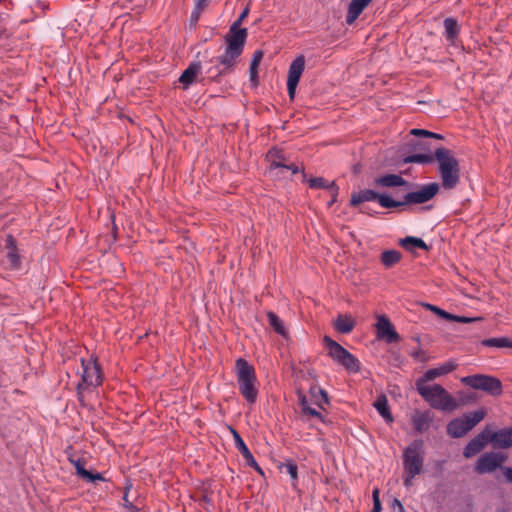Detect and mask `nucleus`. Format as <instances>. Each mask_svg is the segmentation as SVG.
I'll return each instance as SVG.
<instances>
[{"label":"nucleus","mask_w":512,"mask_h":512,"mask_svg":"<svg viewBox=\"0 0 512 512\" xmlns=\"http://www.w3.org/2000/svg\"><path fill=\"white\" fill-rule=\"evenodd\" d=\"M202 70V65L200 62H192L189 66L183 71L179 78V82L183 84V88L187 89L191 84H193L197 76Z\"/></svg>","instance_id":"obj_21"},{"label":"nucleus","mask_w":512,"mask_h":512,"mask_svg":"<svg viewBox=\"0 0 512 512\" xmlns=\"http://www.w3.org/2000/svg\"><path fill=\"white\" fill-rule=\"evenodd\" d=\"M324 342L329 350V356L341 365L349 351L328 336L324 337Z\"/></svg>","instance_id":"obj_22"},{"label":"nucleus","mask_w":512,"mask_h":512,"mask_svg":"<svg viewBox=\"0 0 512 512\" xmlns=\"http://www.w3.org/2000/svg\"><path fill=\"white\" fill-rule=\"evenodd\" d=\"M82 382L86 386L98 387L102 384L103 374L96 359L81 358Z\"/></svg>","instance_id":"obj_12"},{"label":"nucleus","mask_w":512,"mask_h":512,"mask_svg":"<svg viewBox=\"0 0 512 512\" xmlns=\"http://www.w3.org/2000/svg\"><path fill=\"white\" fill-rule=\"evenodd\" d=\"M486 416L484 409H479L462 417L451 420L447 425V433L452 438H461L480 423Z\"/></svg>","instance_id":"obj_5"},{"label":"nucleus","mask_w":512,"mask_h":512,"mask_svg":"<svg viewBox=\"0 0 512 512\" xmlns=\"http://www.w3.org/2000/svg\"><path fill=\"white\" fill-rule=\"evenodd\" d=\"M239 392L244 399L253 404L258 396V381L254 367L243 358L236 360L235 364Z\"/></svg>","instance_id":"obj_2"},{"label":"nucleus","mask_w":512,"mask_h":512,"mask_svg":"<svg viewBox=\"0 0 512 512\" xmlns=\"http://www.w3.org/2000/svg\"><path fill=\"white\" fill-rule=\"evenodd\" d=\"M445 38L451 43L455 44V40L460 32L458 22L454 18H446L444 20Z\"/></svg>","instance_id":"obj_28"},{"label":"nucleus","mask_w":512,"mask_h":512,"mask_svg":"<svg viewBox=\"0 0 512 512\" xmlns=\"http://www.w3.org/2000/svg\"><path fill=\"white\" fill-rule=\"evenodd\" d=\"M305 68V57L297 56L289 66L287 76V91L290 99L295 97L296 88Z\"/></svg>","instance_id":"obj_13"},{"label":"nucleus","mask_w":512,"mask_h":512,"mask_svg":"<svg viewBox=\"0 0 512 512\" xmlns=\"http://www.w3.org/2000/svg\"><path fill=\"white\" fill-rule=\"evenodd\" d=\"M411 134L415 136H425L428 137V135H432V132L424 129H412Z\"/></svg>","instance_id":"obj_46"},{"label":"nucleus","mask_w":512,"mask_h":512,"mask_svg":"<svg viewBox=\"0 0 512 512\" xmlns=\"http://www.w3.org/2000/svg\"><path fill=\"white\" fill-rule=\"evenodd\" d=\"M477 318H468L464 316H456L452 314V318H449V321H455L459 323H471L473 321H476Z\"/></svg>","instance_id":"obj_43"},{"label":"nucleus","mask_w":512,"mask_h":512,"mask_svg":"<svg viewBox=\"0 0 512 512\" xmlns=\"http://www.w3.org/2000/svg\"><path fill=\"white\" fill-rule=\"evenodd\" d=\"M208 1L209 0H196L195 8L200 11H203L207 7Z\"/></svg>","instance_id":"obj_47"},{"label":"nucleus","mask_w":512,"mask_h":512,"mask_svg":"<svg viewBox=\"0 0 512 512\" xmlns=\"http://www.w3.org/2000/svg\"><path fill=\"white\" fill-rule=\"evenodd\" d=\"M82 387H83V384H82V383H79V384H78V386H77L78 394H80V393H81Z\"/></svg>","instance_id":"obj_55"},{"label":"nucleus","mask_w":512,"mask_h":512,"mask_svg":"<svg viewBox=\"0 0 512 512\" xmlns=\"http://www.w3.org/2000/svg\"><path fill=\"white\" fill-rule=\"evenodd\" d=\"M360 212L369 214L368 209L366 207H361Z\"/></svg>","instance_id":"obj_54"},{"label":"nucleus","mask_w":512,"mask_h":512,"mask_svg":"<svg viewBox=\"0 0 512 512\" xmlns=\"http://www.w3.org/2000/svg\"><path fill=\"white\" fill-rule=\"evenodd\" d=\"M376 329L378 338L385 339L388 343L399 340L398 333L385 315H381L377 318Z\"/></svg>","instance_id":"obj_15"},{"label":"nucleus","mask_w":512,"mask_h":512,"mask_svg":"<svg viewBox=\"0 0 512 512\" xmlns=\"http://www.w3.org/2000/svg\"><path fill=\"white\" fill-rule=\"evenodd\" d=\"M428 137L436 138V139H443L442 135L437 134V133H433V132H432V135H428Z\"/></svg>","instance_id":"obj_52"},{"label":"nucleus","mask_w":512,"mask_h":512,"mask_svg":"<svg viewBox=\"0 0 512 512\" xmlns=\"http://www.w3.org/2000/svg\"><path fill=\"white\" fill-rule=\"evenodd\" d=\"M244 20H240V17L232 23L229 31L224 37L225 44L228 46L229 53L234 54L235 52L243 53L244 46L247 40L248 32L246 28H241V24Z\"/></svg>","instance_id":"obj_9"},{"label":"nucleus","mask_w":512,"mask_h":512,"mask_svg":"<svg viewBox=\"0 0 512 512\" xmlns=\"http://www.w3.org/2000/svg\"><path fill=\"white\" fill-rule=\"evenodd\" d=\"M263 51L262 50H256L253 53L252 60L249 67V74H250V81L254 84H258V67L260 62L263 59Z\"/></svg>","instance_id":"obj_32"},{"label":"nucleus","mask_w":512,"mask_h":512,"mask_svg":"<svg viewBox=\"0 0 512 512\" xmlns=\"http://www.w3.org/2000/svg\"><path fill=\"white\" fill-rule=\"evenodd\" d=\"M417 392L430 406L437 410L454 411L459 407L457 400L439 384L416 383Z\"/></svg>","instance_id":"obj_3"},{"label":"nucleus","mask_w":512,"mask_h":512,"mask_svg":"<svg viewBox=\"0 0 512 512\" xmlns=\"http://www.w3.org/2000/svg\"><path fill=\"white\" fill-rule=\"evenodd\" d=\"M427 310L435 313L436 315L440 316L441 318L445 319V320H449V318H452V314L446 312L445 310H442L441 308L435 306V305H432V304H429V303H425L423 305Z\"/></svg>","instance_id":"obj_40"},{"label":"nucleus","mask_w":512,"mask_h":512,"mask_svg":"<svg viewBox=\"0 0 512 512\" xmlns=\"http://www.w3.org/2000/svg\"><path fill=\"white\" fill-rule=\"evenodd\" d=\"M457 366L458 365L455 361L449 360L436 368L427 370L424 373V375L416 381V383L426 384L427 382H430L437 377L444 376V375L451 373L452 371H454L457 368Z\"/></svg>","instance_id":"obj_17"},{"label":"nucleus","mask_w":512,"mask_h":512,"mask_svg":"<svg viewBox=\"0 0 512 512\" xmlns=\"http://www.w3.org/2000/svg\"><path fill=\"white\" fill-rule=\"evenodd\" d=\"M128 493H129V488L127 487L126 488V491L123 495V501H124V506L129 510V512H136L138 509L135 505H133V503L129 500L128 498Z\"/></svg>","instance_id":"obj_42"},{"label":"nucleus","mask_w":512,"mask_h":512,"mask_svg":"<svg viewBox=\"0 0 512 512\" xmlns=\"http://www.w3.org/2000/svg\"><path fill=\"white\" fill-rule=\"evenodd\" d=\"M421 354H423V352H422V351H417V352L413 353V354H412V356H413L414 358H420V355H421Z\"/></svg>","instance_id":"obj_53"},{"label":"nucleus","mask_w":512,"mask_h":512,"mask_svg":"<svg viewBox=\"0 0 512 512\" xmlns=\"http://www.w3.org/2000/svg\"><path fill=\"white\" fill-rule=\"evenodd\" d=\"M377 201L381 207L391 209L399 207L397 200L392 199L387 194H380L371 189H364L354 192L351 195L350 205L357 207L364 202Z\"/></svg>","instance_id":"obj_8"},{"label":"nucleus","mask_w":512,"mask_h":512,"mask_svg":"<svg viewBox=\"0 0 512 512\" xmlns=\"http://www.w3.org/2000/svg\"><path fill=\"white\" fill-rule=\"evenodd\" d=\"M372 498H373V509L371 512H381L382 510V504L380 501V491L378 488H375L372 492Z\"/></svg>","instance_id":"obj_41"},{"label":"nucleus","mask_w":512,"mask_h":512,"mask_svg":"<svg viewBox=\"0 0 512 512\" xmlns=\"http://www.w3.org/2000/svg\"><path fill=\"white\" fill-rule=\"evenodd\" d=\"M439 188V184L435 182L422 185L418 190L406 193L403 201H398L399 207L426 203L437 195Z\"/></svg>","instance_id":"obj_10"},{"label":"nucleus","mask_w":512,"mask_h":512,"mask_svg":"<svg viewBox=\"0 0 512 512\" xmlns=\"http://www.w3.org/2000/svg\"><path fill=\"white\" fill-rule=\"evenodd\" d=\"M461 382L476 390H482L490 395L497 396L502 393L501 381L493 376L475 374L463 377Z\"/></svg>","instance_id":"obj_7"},{"label":"nucleus","mask_w":512,"mask_h":512,"mask_svg":"<svg viewBox=\"0 0 512 512\" xmlns=\"http://www.w3.org/2000/svg\"><path fill=\"white\" fill-rule=\"evenodd\" d=\"M336 198H337V196H332V198H330L329 205H332L336 201Z\"/></svg>","instance_id":"obj_56"},{"label":"nucleus","mask_w":512,"mask_h":512,"mask_svg":"<svg viewBox=\"0 0 512 512\" xmlns=\"http://www.w3.org/2000/svg\"><path fill=\"white\" fill-rule=\"evenodd\" d=\"M489 443H493L495 448L506 449L512 446V426L496 432L488 428Z\"/></svg>","instance_id":"obj_19"},{"label":"nucleus","mask_w":512,"mask_h":512,"mask_svg":"<svg viewBox=\"0 0 512 512\" xmlns=\"http://www.w3.org/2000/svg\"><path fill=\"white\" fill-rule=\"evenodd\" d=\"M309 187L312 189H326L331 193V196H337L339 187L334 181L329 182L323 177H315L308 180Z\"/></svg>","instance_id":"obj_26"},{"label":"nucleus","mask_w":512,"mask_h":512,"mask_svg":"<svg viewBox=\"0 0 512 512\" xmlns=\"http://www.w3.org/2000/svg\"><path fill=\"white\" fill-rule=\"evenodd\" d=\"M400 245L409 252H413L415 248L429 250L428 245L421 239L414 236H407L400 240Z\"/></svg>","instance_id":"obj_29"},{"label":"nucleus","mask_w":512,"mask_h":512,"mask_svg":"<svg viewBox=\"0 0 512 512\" xmlns=\"http://www.w3.org/2000/svg\"><path fill=\"white\" fill-rule=\"evenodd\" d=\"M402 258L401 252L398 250H384L380 256V261L385 268H391L396 265Z\"/></svg>","instance_id":"obj_31"},{"label":"nucleus","mask_w":512,"mask_h":512,"mask_svg":"<svg viewBox=\"0 0 512 512\" xmlns=\"http://www.w3.org/2000/svg\"><path fill=\"white\" fill-rule=\"evenodd\" d=\"M374 407L378 411V413L384 418V420L388 423L393 422V416L390 412V408L388 405V400L386 396L381 395L377 398V400L374 402Z\"/></svg>","instance_id":"obj_30"},{"label":"nucleus","mask_w":512,"mask_h":512,"mask_svg":"<svg viewBox=\"0 0 512 512\" xmlns=\"http://www.w3.org/2000/svg\"><path fill=\"white\" fill-rule=\"evenodd\" d=\"M436 160L435 154L418 153L412 154L405 158L406 163L430 164Z\"/></svg>","instance_id":"obj_38"},{"label":"nucleus","mask_w":512,"mask_h":512,"mask_svg":"<svg viewBox=\"0 0 512 512\" xmlns=\"http://www.w3.org/2000/svg\"><path fill=\"white\" fill-rule=\"evenodd\" d=\"M432 421L433 418L430 411L422 412L417 410L411 416L412 425L418 433L427 431L430 428Z\"/></svg>","instance_id":"obj_20"},{"label":"nucleus","mask_w":512,"mask_h":512,"mask_svg":"<svg viewBox=\"0 0 512 512\" xmlns=\"http://www.w3.org/2000/svg\"><path fill=\"white\" fill-rule=\"evenodd\" d=\"M299 406L301 408L302 414L305 416L315 417L321 421L323 420L322 414L313 408L309 402V400L304 395L299 396Z\"/></svg>","instance_id":"obj_33"},{"label":"nucleus","mask_w":512,"mask_h":512,"mask_svg":"<svg viewBox=\"0 0 512 512\" xmlns=\"http://www.w3.org/2000/svg\"><path fill=\"white\" fill-rule=\"evenodd\" d=\"M349 372L357 373L361 369L359 360L352 355L350 352L345 357V360L341 364Z\"/></svg>","instance_id":"obj_39"},{"label":"nucleus","mask_w":512,"mask_h":512,"mask_svg":"<svg viewBox=\"0 0 512 512\" xmlns=\"http://www.w3.org/2000/svg\"><path fill=\"white\" fill-rule=\"evenodd\" d=\"M481 344L486 347L512 348V340L508 337L484 339Z\"/></svg>","instance_id":"obj_35"},{"label":"nucleus","mask_w":512,"mask_h":512,"mask_svg":"<svg viewBox=\"0 0 512 512\" xmlns=\"http://www.w3.org/2000/svg\"><path fill=\"white\" fill-rule=\"evenodd\" d=\"M201 13H202V11L194 8V10L191 13V17H190L191 22L196 23L199 20Z\"/></svg>","instance_id":"obj_48"},{"label":"nucleus","mask_w":512,"mask_h":512,"mask_svg":"<svg viewBox=\"0 0 512 512\" xmlns=\"http://www.w3.org/2000/svg\"><path fill=\"white\" fill-rule=\"evenodd\" d=\"M281 472H285L290 475L292 485L295 486L298 480V467L293 460H288L279 466Z\"/></svg>","instance_id":"obj_37"},{"label":"nucleus","mask_w":512,"mask_h":512,"mask_svg":"<svg viewBox=\"0 0 512 512\" xmlns=\"http://www.w3.org/2000/svg\"><path fill=\"white\" fill-rule=\"evenodd\" d=\"M231 431H232V434H233V438H234V442H235V447L242 454L243 458L246 461V464L248 466L254 468L261 475H263L264 474L263 470L257 464L255 458L253 457V455L250 452L249 448L247 447V445L245 444V442L241 438L240 434L235 429H233V428H231Z\"/></svg>","instance_id":"obj_18"},{"label":"nucleus","mask_w":512,"mask_h":512,"mask_svg":"<svg viewBox=\"0 0 512 512\" xmlns=\"http://www.w3.org/2000/svg\"><path fill=\"white\" fill-rule=\"evenodd\" d=\"M355 327L354 319L347 314H339L334 321V328L342 333L349 334Z\"/></svg>","instance_id":"obj_27"},{"label":"nucleus","mask_w":512,"mask_h":512,"mask_svg":"<svg viewBox=\"0 0 512 512\" xmlns=\"http://www.w3.org/2000/svg\"><path fill=\"white\" fill-rule=\"evenodd\" d=\"M489 443L488 438V427H486L481 433L470 440L464 450L463 455L465 458H471L478 454L487 444Z\"/></svg>","instance_id":"obj_16"},{"label":"nucleus","mask_w":512,"mask_h":512,"mask_svg":"<svg viewBox=\"0 0 512 512\" xmlns=\"http://www.w3.org/2000/svg\"><path fill=\"white\" fill-rule=\"evenodd\" d=\"M241 54V52L229 53L228 46H226L222 55L211 59V63H214V65L206 70L207 78L219 83L224 75L234 71Z\"/></svg>","instance_id":"obj_4"},{"label":"nucleus","mask_w":512,"mask_h":512,"mask_svg":"<svg viewBox=\"0 0 512 512\" xmlns=\"http://www.w3.org/2000/svg\"><path fill=\"white\" fill-rule=\"evenodd\" d=\"M392 509L394 510H398V512H406L403 504L401 503L400 500H398L397 498H395L392 502V505H391Z\"/></svg>","instance_id":"obj_45"},{"label":"nucleus","mask_w":512,"mask_h":512,"mask_svg":"<svg viewBox=\"0 0 512 512\" xmlns=\"http://www.w3.org/2000/svg\"><path fill=\"white\" fill-rule=\"evenodd\" d=\"M372 0H352L348 7L346 22L352 24Z\"/></svg>","instance_id":"obj_25"},{"label":"nucleus","mask_w":512,"mask_h":512,"mask_svg":"<svg viewBox=\"0 0 512 512\" xmlns=\"http://www.w3.org/2000/svg\"><path fill=\"white\" fill-rule=\"evenodd\" d=\"M435 158L438 162V173L444 189H454L460 181L459 161L453 152L447 148L440 147L435 150Z\"/></svg>","instance_id":"obj_1"},{"label":"nucleus","mask_w":512,"mask_h":512,"mask_svg":"<svg viewBox=\"0 0 512 512\" xmlns=\"http://www.w3.org/2000/svg\"><path fill=\"white\" fill-rule=\"evenodd\" d=\"M319 392L322 396V402L325 404H328L329 401H328V396H327L326 392L323 391L322 389H319Z\"/></svg>","instance_id":"obj_49"},{"label":"nucleus","mask_w":512,"mask_h":512,"mask_svg":"<svg viewBox=\"0 0 512 512\" xmlns=\"http://www.w3.org/2000/svg\"><path fill=\"white\" fill-rule=\"evenodd\" d=\"M424 443L422 440H414L403 452V466L406 474L415 477L423 470Z\"/></svg>","instance_id":"obj_6"},{"label":"nucleus","mask_w":512,"mask_h":512,"mask_svg":"<svg viewBox=\"0 0 512 512\" xmlns=\"http://www.w3.org/2000/svg\"><path fill=\"white\" fill-rule=\"evenodd\" d=\"M6 243L9 249L7 252V260L13 268H16L20 264V258L16 250L15 241L11 235L7 237Z\"/></svg>","instance_id":"obj_34"},{"label":"nucleus","mask_w":512,"mask_h":512,"mask_svg":"<svg viewBox=\"0 0 512 512\" xmlns=\"http://www.w3.org/2000/svg\"><path fill=\"white\" fill-rule=\"evenodd\" d=\"M506 482L512 484V467H505L503 466L501 469Z\"/></svg>","instance_id":"obj_44"},{"label":"nucleus","mask_w":512,"mask_h":512,"mask_svg":"<svg viewBox=\"0 0 512 512\" xmlns=\"http://www.w3.org/2000/svg\"><path fill=\"white\" fill-rule=\"evenodd\" d=\"M267 319L270 326L275 330V332H277L283 337L287 335V331L283 321L274 312L269 311L267 313Z\"/></svg>","instance_id":"obj_36"},{"label":"nucleus","mask_w":512,"mask_h":512,"mask_svg":"<svg viewBox=\"0 0 512 512\" xmlns=\"http://www.w3.org/2000/svg\"><path fill=\"white\" fill-rule=\"evenodd\" d=\"M249 14V7L247 6L242 13L239 15L240 20H244Z\"/></svg>","instance_id":"obj_50"},{"label":"nucleus","mask_w":512,"mask_h":512,"mask_svg":"<svg viewBox=\"0 0 512 512\" xmlns=\"http://www.w3.org/2000/svg\"><path fill=\"white\" fill-rule=\"evenodd\" d=\"M266 159L269 162L270 170L281 168L290 171L292 175L300 171L297 165L293 163L287 164L285 155L281 149H270L266 155Z\"/></svg>","instance_id":"obj_14"},{"label":"nucleus","mask_w":512,"mask_h":512,"mask_svg":"<svg viewBox=\"0 0 512 512\" xmlns=\"http://www.w3.org/2000/svg\"><path fill=\"white\" fill-rule=\"evenodd\" d=\"M506 461L507 455L502 452H486L478 458L475 471L478 474L493 473L497 469H502V464Z\"/></svg>","instance_id":"obj_11"},{"label":"nucleus","mask_w":512,"mask_h":512,"mask_svg":"<svg viewBox=\"0 0 512 512\" xmlns=\"http://www.w3.org/2000/svg\"><path fill=\"white\" fill-rule=\"evenodd\" d=\"M413 478L414 477H411L409 474H407V476L404 479V485L405 486H410Z\"/></svg>","instance_id":"obj_51"},{"label":"nucleus","mask_w":512,"mask_h":512,"mask_svg":"<svg viewBox=\"0 0 512 512\" xmlns=\"http://www.w3.org/2000/svg\"><path fill=\"white\" fill-rule=\"evenodd\" d=\"M375 185L379 187H400L409 186L407 180L397 174H386L375 179Z\"/></svg>","instance_id":"obj_23"},{"label":"nucleus","mask_w":512,"mask_h":512,"mask_svg":"<svg viewBox=\"0 0 512 512\" xmlns=\"http://www.w3.org/2000/svg\"><path fill=\"white\" fill-rule=\"evenodd\" d=\"M70 462L73 464L76 474L81 477L82 479L88 481V482H96V481H103L104 477L101 473H93L91 471H88L84 467V461L81 459H70Z\"/></svg>","instance_id":"obj_24"}]
</instances>
